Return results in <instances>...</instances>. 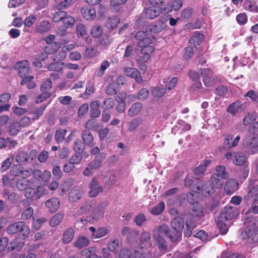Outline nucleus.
<instances>
[{
    "instance_id": "4be33fe9",
    "label": "nucleus",
    "mask_w": 258,
    "mask_h": 258,
    "mask_svg": "<svg viewBox=\"0 0 258 258\" xmlns=\"http://www.w3.org/2000/svg\"><path fill=\"white\" fill-rule=\"evenodd\" d=\"M83 194V190L81 187L78 186L74 187L71 190L69 199L72 202H76L79 200Z\"/></svg>"
},
{
    "instance_id": "5701e85b",
    "label": "nucleus",
    "mask_w": 258,
    "mask_h": 258,
    "mask_svg": "<svg viewBox=\"0 0 258 258\" xmlns=\"http://www.w3.org/2000/svg\"><path fill=\"white\" fill-rule=\"evenodd\" d=\"M83 17L87 20H92L96 17V10L92 7H83L81 10Z\"/></svg>"
},
{
    "instance_id": "9b49d317",
    "label": "nucleus",
    "mask_w": 258,
    "mask_h": 258,
    "mask_svg": "<svg viewBox=\"0 0 258 258\" xmlns=\"http://www.w3.org/2000/svg\"><path fill=\"white\" fill-rule=\"evenodd\" d=\"M153 234L154 238H163V236H167L169 239L170 235H173V232H171L169 227L165 224H162L155 227Z\"/></svg>"
},
{
    "instance_id": "cd10ccee",
    "label": "nucleus",
    "mask_w": 258,
    "mask_h": 258,
    "mask_svg": "<svg viewBox=\"0 0 258 258\" xmlns=\"http://www.w3.org/2000/svg\"><path fill=\"white\" fill-rule=\"evenodd\" d=\"M105 208L106 206L105 204H101L98 205L93 212L92 218L94 220H99L103 216Z\"/></svg>"
},
{
    "instance_id": "f3484780",
    "label": "nucleus",
    "mask_w": 258,
    "mask_h": 258,
    "mask_svg": "<svg viewBox=\"0 0 258 258\" xmlns=\"http://www.w3.org/2000/svg\"><path fill=\"white\" fill-rule=\"evenodd\" d=\"M124 78L123 77H119L116 79V82H113L110 83L106 88V93L108 95L115 94L119 87V83L123 84Z\"/></svg>"
},
{
    "instance_id": "a211bd4d",
    "label": "nucleus",
    "mask_w": 258,
    "mask_h": 258,
    "mask_svg": "<svg viewBox=\"0 0 258 258\" xmlns=\"http://www.w3.org/2000/svg\"><path fill=\"white\" fill-rule=\"evenodd\" d=\"M162 11L161 7L151 6L145 9L146 17L150 19H154L160 15Z\"/></svg>"
},
{
    "instance_id": "37998d69",
    "label": "nucleus",
    "mask_w": 258,
    "mask_h": 258,
    "mask_svg": "<svg viewBox=\"0 0 258 258\" xmlns=\"http://www.w3.org/2000/svg\"><path fill=\"white\" fill-rule=\"evenodd\" d=\"M213 175L221 179H226L228 177V173L226 171V168L224 165H219L216 168V173Z\"/></svg>"
},
{
    "instance_id": "58836bf2",
    "label": "nucleus",
    "mask_w": 258,
    "mask_h": 258,
    "mask_svg": "<svg viewBox=\"0 0 258 258\" xmlns=\"http://www.w3.org/2000/svg\"><path fill=\"white\" fill-rule=\"evenodd\" d=\"M167 25L165 21H159L155 25L151 26L149 28V31L151 33H158L164 30Z\"/></svg>"
},
{
    "instance_id": "e433bc0d",
    "label": "nucleus",
    "mask_w": 258,
    "mask_h": 258,
    "mask_svg": "<svg viewBox=\"0 0 258 258\" xmlns=\"http://www.w3.org/2000/svg\"><path fill=\"white\" fill-rule=\"evenodd\" d=\"M247 160L246 156L240 152L236 153L233 158V163L236 166L244 164Z\"/></svg>"
},
{
    "instance_id": "2f4dec72",
    "label": "nucleus",
    "mask_w": 258,
    "mask_h": 258,
    "mask_svg": "<svg viewBox=\"0 0 258 258\" xmlns=\"http://www.w3.org/2000/svg\"><path fill=\"white\" fill-rule=\"evenodd\" d=\"M74 235L75 232L74 229L72 227L68 228L63 232L62 242L64 244L70 243L73 239Z\"/></svg>"
},
{
    "instance_id": "dca6fc26",
    "label": "nucleus",
    "mask_w": 258,
    "mask_h": 258,
    "mask_svg": "<svg viewBox=\"0 0 258 258\" xmlns=\"http://www.w3.org/2000/svg\"><path fill=\"white\" fill-rule=\"evenodd\" d=\"M89 229L91 232V237L93 239L101 238L106 235L109 232L107 227H100L97 229L94 227H90Z\"/></svg>"
},
{
    "instance_id": "f704fd0d",
    "label": "nucleus",
    "mask_w": 258,
    "mask_h": 258,
    "mask_svg": "<svg viewBox=\"0 0 258 258\" xmlns=\"http://www.w3.org/2000/svg\"><path fill=\"white\" fill-rule=\"evenodd\" d=\"M99 103L98 101H94L90 104V115L91 117L97 118L100 115L99 109Z\"/></svg>"
},
{
    "instance_id": "79ce46f5",
    "label": "nucleus",
    "mask_w": 258,
    "mask_h": 258,
    "mask_svg": "<svg viewBox=\"0 0 258 258\" xmlns=\"http://www.w3.org/2000/svg\"><path fill=\"white\" fill-rule=\"evenodd\" d=\"M24 243L18 241L17 239H14L11 241L8 247L9 251H13L14 250H19L24 246Z\"/></svg>"
},
{
    "instance_id": "412c9836",
    "label": "nucleus",
    "mask_w": 258,
    "mask_h": 258,
    "mask_svg": "<svg viewBox=\"0 0 258 258\" xmlns=\"http://www.w3.org/2000/svg\"><path fill=\"white\" fill-rule=\"evenodd\" d=\"M45 206L48 209L49 212L54 213L60 206L59 200L56 198H51L45 202Z\"/></svg>"
},
{
    "instance_id": "c03bdc74",
    "label": "nucleus",
    "mask_w": 258,
    "mask_h": 258,
    "mask_svg": "<svg viewBox=\"0 0 258 258\" xmlns=\"http://www.w3.org/2000/svg\"><path fill=\"white\" fill-rule=\"evenodd\" d=\"M210 161L209 160H204L201 162L200 165L195 168L194 172L196 175H201L203 174L205 171L206 168L210 164Z\"/></svg>"
},
{
    "instance_id": "3c124183",
    "label": "nucleus",
    "mask_w": 258,
    "mask_h": 258,
    "mask_svg": "<svg viewBox=\"0 0 258 258\" xmlns=\"http://www.w3.org/2000/svg\"><path fill=\"white\" fill-rule=\"evenodd\" d=\"M121 97H119L118 98H116L117 101L119 102L118 105L116 107V110L120 113L123 112L125 109V104L123 102L124 99L125 98L126 94L124 93L120 94Z\"/></svg>"
},
{
    "instance_id": "aec40b11",
    "label": "nucleus",
    "mask_w": 258,
    "mask_h": 258,
    "mask_svg": "<svg viewBox=\"0 0 258 258\" xmlns=\"http://www.w3.org/2000/svg\"><path fill=\"white\" fill-rule=\"evenodd\" d=\"M238 183L237 180L230 179L226 181L224 189L228 195H231L238 189Z\"/></svg>"
},
{
    "instance_id": "c756f323",
    "label": "nucleus",
    "mask_w": 258,
    "mask_h": 258,
    "mask_svg": "<svg viewBox=\"0 0 258 258\" xmlns=\"http://www.w3.org/2000/svg\"><path fill=\"white\" fill-rule=\"evenodd\" d=\"M19 76L24 78L30 72L29 62L28 61H25L19 63Z\"/></svg>"
},
{
    "instance_id": "f8f14e48",
    "label": "nucleus",
    "mask_w": 258,
    "mask_h": 258,
    "mask_svg": "<svg viewBox=\"0 0 258 258\" xmlns=\"http://www.w3.org/2000/svg\"><path fill=\"white\" fill-rule=\"evenodd\" d=\"M246 107L245 103H242L240 101L237 100L230 104L227 107V111L232 116H235L243 112Z\"/></svg>"
},
{
    "instance_id": "4468645a",
    "label": "nucleus",
    "mask_w": 258,
    "mask_h": 258,
    "mask_svg": "<svg viewBox=\"0 0 258 258\" xmlns=\"http://www.w3.org/2000/svg\"><path fill=\"white\" fill-rule=\"evenodd\" d=\"M89 194L91 197H96L99 193L102 192L103 190L102 186L99 184L95 177L92 178L91 182L89 184Z\"/></svg>"
},
{
    "instance_id": "423d86ee",
    "label": "nucleus",
    "mask_w": 258,
    "mask_h": 258,
    "mask_svg": "<svg viewBox=\"0 0 258 258\" xmlns=\"http://www.w3.org/2000/svg\"><path fill=\"white\" fill-rule=\"evenodd\" d=\"M242 144L251 154L258 153V136L246 135L243 140Z\"/></svg>"
},
{
    "instance_id": "0eeeda50",
    "label": "nucleus",
    "mask_w": 258,
    "mask_h": 258,
    "mask_svg": "<svg viewBox=\"0 0 258 258\" xmlns=\"http://www.w3.org/2000/svg\"><path fill=\"white\" fill-rule=\"evenodd\" d=\"M258 224V220H257ZM252 225H256L255 223H253ZM240 237L242 239H247V242L252 244L258 241V228L255 226L249 228L247 230L242 231L240 234Z\"/></svg>"
},
{
    "instance_id": "7c9ffc66",
    "label": "nucleus",
    "mask_w": 258,
    "mask_h": 258,
    "mask_svg": "<svg viewBox=\"0 0 258 258\" xmlns=\"http://www.w3.org/2000/svg\"><path fill=\"white\" fill-rule=\"evenodd\" d=\"M82 138L86 145L93 147L95 145L93 136L90 131L87 130L83 131L82 134Z\"/></svg>"
},
{
    "instance_id": "1a4fd4ad",
    "label": "nucleus",
    "mask_w": 258,
    "mask_h": 258,
    "mask_svg": "<svg viewBox=\"0 0 258 258\" xmlns=\"http://www.w3.org/2000/svg\"><path fill=\"white\" fill-rule=\"evenodd\" d=\"M119 258H151V255L148 251L140 253L139 250L135 249L133 253L130 249L123 248L119 251Z\"/></svg>"
},
{
    "instance_id": "774afa93",
    "label": "nucleus",
    "mask_w": 258,
    "mask_h": 258,
    "mask_svg": "<svg viewBox=\"0 0 258 258\" xmlns=\"http://www.w3.org/2000/svg\"><path fill=\"white\" fill-rule=\"evenodd\" d=\"M10 174L14 177L20 176L22 172V168L19 165H14L10 170Z\"/></svg>"
},
{
    "instance_id": "7ed1b4c3",
    "label": "nucleus",
    "mask_w": 258,
    "mask_h": 258,
    "mask_svg": "<svg viewBox=\"0 0 258 258\" xmlns=\"http://www.w3.org/2000/svg\"><path fill=\"white\" fill-rule=\"evenodd\" d=\"M212 183L210 182L202 185L201 191L205 197L210 196L215 192V188L220 189L222 188L223 181L222 179L216 175H213L211 177Z\"/></svg>"
},
{
    "instance_id": "a18cd8bd",
    "label": "nucleus",
    "mask_w": 258,
    "mask_h": 258,
    "mask_svg": "<svg viewBox=\"0 0 258 258\" xmlns=\"http://www.w3.org/2000/svg\"><path fill=\"white\" fill-rule=\"evenodd\" d=\"M14 158V155H11L2 162L0 168V171L1 172H6L10 168L12 165Z\"/></svg>"
},
{
    "instance_id": "ddd939ff",
    "label": "nucleus",
    "mask_w": 258,
    "mask_h": 258,
    "mask_svg": "<svg viewBox=\"0 0 258 258\" xmlns=\"http://www.w3.org/2000/svg\"><path fill=\"white\" fill-rule=\"evenodd\" d=\"M155 241L156 246L158 248L159 252L158 254H155L154 256H159L161 254L165 253L170 250V247L168 246L167 243L164 238H154Z\"/></svg>"
},
{
    "instance_id": "864d4df0",
    "label": "nucleus",
    "mask_w": 258,
    "mask_h": 258,
    "mask_svg": "<svg viewBox=\"0 0 258 258\" xmlns=\"http://www.w3.org/2000/svg\"><path fill=\"white\" fill-rule=\"evenodd\" d=\"M103 28L98 25L92 27L91 30V34L94 38H99L103 33Z\"/></svg>"
},
{
    "instance_id": "393cba45",
    "label": "nucleus",
    "mask_w": 258,
    "mask_h": 258,
    "mask_svg": "<svg viewBox=\"0 0 258 258\" xmlns=\"http://www.w3.org/2000/svg\"><path fill=\"white\" fill-rule=\"evenodd\" d=\"M233 139L232 135H228L226 137L224 142V146L225 148H232L238 145L240 140V136L238 135L233 140Z\"/></svg>"
},
{
    "instance_id": "2eb2a0df",
    "label": "nucleus",
    "mask_w": 258,
    "mask_h": 258,
    "mask_svg": "<svg viewBox=\"0 0 258 258\" xmlns=\"http://www.w3.org/2000/svg\"><path fill=\"white\" fill-rule=\"evenodd\" d=\"M124 71L126 76L134 78L137 83H141L143 82L140 72L136 68L126 67L124 68Z\"/></svg>"
},
{
    "instance_id": "39448f33",
    "label": "nucleus",
    "mask_w": 258,
    "mask_h": 258,
    "mask_svg": "<svg viewBox=\"0 0 258 258\" xmlns=\"http://www.w3.org/2000/svg\"><path fill=\"white\" fill-rule=\"evenodd\" d=\"M6 231L8 234H15L19 232L20 234L25 238L29 234L30 229L28 226L25 224L23 222L20 221L10 225Z\"/></svg>"
},
{
    "instance_id": "a19ab883",
    "label": "nucleus",
    "mask_w": 258,
    "mask_h": 258,
    "mask_svg": "<svg viewBox=\"0 0 258 258\" xmlns=\"http://www.w3.org/2000/svg\"><path fill=\"white\" fill-rule=\"evenodd\" d=\"M142 108V104L140 102H136L133 104L128 111V114L130 116L137 115Z\"/></svg>"
},
{
    "instance_id": "49530a36",
    "label": "nucleus",
    "mask_w": 258,
    "mask_h": 258,
    "mask_svg": "<svg viewBox=\"0 0 258 258\" xmlns=\"http://www.w3.org/2000/svg\"><path fill=\"white\" fill-rule=\"evenodd\" d=\"M33 76H26L24 77L22 80L21 85H27V87L28 89H33L36 87V83L33 81Z\"/></svg>"
},
{
    "instance_id": "052dcab7",
    "label": "nucleus",
    "mask_w": 258,
    "mask_h": 258,
    "mask_svg": "<svg viewBox=\"0 0 258 258\" xmlns=\"http://www.w3.org/2000/svg\"><path fill=\"white\" fill-rule=\"evenodd\" d=\"M34 214L33 209L29 207L25 209L22 213L21 218L22 220H28L30 219Z\"/></svg>"
},
{
    "instance_id": "b1692460",
    "label": "nucleus",
    "mask_w": 258,
    "mask_h": 258,
    "mask_svg": "<svg viewBox=\"0 0 258 258\" xmlns=\"http://www.w3.org/2000/svg\"><path fill=\"white\" fill-rule=\"evenodd\" d=\"M233 139L232 135H228L226 137L224 142V146L225 148H232L238 145L240 140V136L238 135L233 140Z\"/></svg>"
},
{
    "instance_id": "72a5a7b5",
    "label": "nucleus",
    "mask_w": 258,
    "mask_h": 258,
    "mask_svg": "<svg viewBox=\"0 0 258 258\" xmlns=\"http://www.w3.org/2000/svg\"><path fill=\"white\" fill-rule=\"evenodd\" d=\"M150 91L154 97L161 98L163 96L166 92V88L162 86H156L150 89Z\"/></svg>"
},
{
    "instance_id": "603ef678",
    "label": "nucleus",
    "mask_w": 258,
    "mask_h": 258,
    "mask_svg": "<svg viewBox=\"0 0 258 258\" xmlns=\"http://www.w3.org/2000/svg\"><path fill=\"white\" fill-rule=\"evenodd\" d=\"M186 228L184 232V235L186 237H188L191 235L192 230L196 227V225L194 223L192 219H188L186 220Z\"/></svg>"
},
{
    "instance_id": "680f3d73",
    "label": "nucleus",
    "mask_w": 258,
    "mask_h": 258,
    "mask_svg": "<svg viewBox=\"0 0 258 258\" xmlns=\"http://www.w3.org/2000/svg\"><path fill=\"white\" fill-rule=\"evenodd\" d=\"M4 192L5 195L8 197V200L11 203H16L19 198L18 195L16 192L10 193L8 190H5Z\"/></svg>"
},
{
    "instance_id": "c9c22d12",
    "label": "nucleus",
    "mask_w": 258,
    "mask_h": 258,
    "mask_svg": "<svg viewBox=\"0 0 258 258\" xmlns=\"http://www.w3.org/2000/svg\"><path fill=\"white\" fill-rule=\"evenodd\" d=\"M59 48L58 44H54V48L51 49L49 46H46L45 48V52L42 53L40 55L38 56V59L39 60H44L47 58L48 54L53 53Z\"/></svg>"
},
{
    "instance_id": "13d9d810",
    "label": "nucleus",
    "mask_w": 258,
    "mask_h": 258,
    "mask_svg": "<svg viewBox=\"0 0 258 258\" xmlns=\"http://www.w3.org/2000/svg\"><path fill=\"white\" fill-rule=\"evenodd\" d=\"M110 62L108 60H103L100 66L98 71L97 72V77H102L105 73V70L109 67Z\"/></svg>"
},
{
    "instance_id": "ea45409f",
    "label": "nucleus",
    "mask_w": 258,
    "mask_h": 258,
    "mask_svg": "<svg viewBox=\"0 0 258 258\" xmlns=\"http://www.w3.org/2000/svg\"><path fill=\"white\" fill-rule=\"evenodd\" d=\"M203 38L204 36L203 34L199 32L195 33L189 40V43L195 47H197L200 45Z\"/></svg>"
},
{
    "instance_id": "473e14b6",
    "label": "nucleus",
    "mask_w": 258,
    "mask_h": 258,
    "mask_svg": "<svg viewBox=\"0 0 258 258\" xmlns=\"http://www.w3.org/2000/svg\"><path fill=\"white\" fill-rule=\"evenodd\" d=\"M97 249L95 247H90L81 251V255L85 258H98Z\"/></svg>"
},
{
    "instance_id": "de8ad7c7",
    "label": "nucleus",
    "mask_w": 258,
    "mask_h": 258,
    "mask_svg": "<svg viewBox=\"0 0 258 258\" xmlns=\"http://www.w3.org/2000/svg\"><path fill=\"white\" fill-rule=\"evenodd\" d=\"M50 28L49 23L47 21H43L37 26L36 30L39 33H43L48 32Z\"/></svg>"
},
{
    "instance_id": "338daca9",
    "label": "nucleus",
    "mask_w": 258,
    "mask_h": 258,
    "mask_svg": "<svg viewBox=\"0 0 258 258\" xmlns=\"http://www.w3.org/2000/svg\"><path fill=\"white\" fill-rule=\"evenodd\" d=\"M149 96V91L146 88H143L140 90L137 95V98L141 101L147 100Z\"/></svg>"
},
{
    "instance_id": "6ab92c4d",
    "label": "nucleus",
    "mask_w": 258,
    "mask_h": 258,
    "mask_svg": "<svg viewBox=\"0 0 258 258\" xmlns=\"http://www.w3.org/2000/svg\"><path fill=\"white\" fill-rule=\"evenodd\" d=\"M244 200L247 203L255 204L258 201V185L250 188L245 196Z\"/></svg>"
},
{
    "instance_id": "20e7f679",
    "label": "nucleus",
    "mask_w": 258,
    "mask_h": 258,
    "mask_svg": "<svg viewBox=\"0 0 258 258\" xmlns=\"http://www.w3.org/2000/svg\"><path fill=\"white\" fill-rule=\"evenodd\" d=\"M171 226L174 231L173 235H170L169 239L172 242H178L181 239V231L184 228V219L180 217H175L171 222Z\"/></svg>"
},
{
    "instance_id": "5fc2aeb1",
    "label": "nucleus",
    "mask_w": 258,
    "mask_h": 258,
    "mask_svg": "<svg viewBox=\"0 0 258 258\" xmlns=\"http://www.w3.org/2000/svg\"><path fill=\"white\" fill-rule=\"evenodd\" d=\"M45 108V106L42 105L38 108H33L30 113L34 115L33 119L34 120L39 119V118L42 115Z\"/></svg>"
},
{
    "instance_id": "8fccbe9b",
    "label": "nucleus",
    "mask_w": 258,
    "mask_h": 258,
    "mask_svg": "<svg viewBox=\"0 0 258 258\" xmlns=\"http://www.w3.org/2000/svg\"><path fill=\"white\" fill-rule=\"evenodd\" d=\"M120 22V19L117 17H112L108 19L106 26L108 29H114Z\"/></svg>"
},
{
    "instance_id": "9d476101",
    "label": "nucleus",
    "mask_w": 258,
    "mask_h": 258,
    "mask_svg": "<svg viewBox=\"0 0 258 258\" xmlns=\"http://www.w3.org/2000/svg\"><path fill=\"white\" fill-rule=\"evenodd\" d=\"M102 166V161L99 156H96L95 159L88 163L87 166L83 172L85 176H91L95 170L98 169Z\"/></svg>"
},
{
    "instance_id": "bb28decb",
    "label": "nucleus",
    "mask_w": 258,
    "mask_h": 258,
    "mask_svg": "<svg viewBox=\"0 0 258 258\" xmlns=\"http://www.w3.org/2000/svg\"><path fill=\"white\" fill-rule=\"evenodd\" d=\"M15 160L20 165H26L29 161L28 154L24 151H19L16 156Z\"/></svg>"
},
{
    "instance_id": "09e8293b",
    "label": "nucleus",
    "mask_w": 258,
    "mask_h": 258,
    "mask_svg": "<svg viewBox=\"0 0 258 258\" xmlns=\"http://www.w3.org/2000/svg\"><path fill=\"white\" fill-rule=\"evenodd\" d=\"M165 204L163 202H160L157 206L153 207L150 211L153 215H159L163 213L165 209Z\"/></svg>"
},
{
    "instance_id": "bf43d9fd",
    "label": "nucleus",
    "mask_w": 258,
    "mask_h": 258,
    "mask_svg": "<svg viewBox=\"0 0 258 258\" xmlns=\"http://www.w3.org/2000/svg\"><path fill=\"white\" fill-rule=\"evenodd\" d=\"M67 133V131L66 129H59L56 131L55 135V139L57 143L62 142Z\"/></svg>"
},
{
    "instance_id": "4d7b16f0",
    "label": "nucleus",
    "mask_w": 258,
    "mask_h": 258,
    "mask_svg": "<svg viewBox=\"0 0 258 258\" xmlns=\"http://www.w3.org/2000/svg\"><path fill=\"white\" fill-rule=\"evenodd\" d=\"M141 123V120L137 118H134L129 121L128 124V130L130 132L135 131Z\"/></svg>"
},
{
    "instance_id": "c85d7f7f",
    "label": "nucleus",
    "mask_w": 258,
    "mask_h": 258,
    "mask_svg": "<svg viewBox=\"0 0 258 258\" xmlns=\"http://www.w3.org/2000/svg\"><path fill=\"white\" fill-rule=\"evenodd\" d=\"M89 243V240L88 237L84 235L79 236L74 242L75 247L81 249L87 246Z\"/></svg>"
},
{
    "instance_id": "f257e3e1",
    "label": "nucleus",
    "mask_w": 258,
    "mask_h": 258,
    "mask_svg": "<svg viewBox=\"0 0 258 258\" xmlns=\"http://www.w3.org/2000/svg\"><path fill=\"white\" fill-rule=\"evenodd\" d=\"M239 214V211L235 207L226 206L216 219L217 227L221 234H226L229 226L232 224L231 220Z\"/></svg>"
},
{
    "instance_id": "f03ea898",
    "label": "nucleus",
    "mask_w": 258,
    "mask_h": 258,
    "mask_svg": "<svg viewBox=\"0 0 258 258\" xmlns=\"http://www.w3.org/2000/svg\"><path fill=\"white\" fill-rule=\"evenodd\" d=\"M135 38L139 41L138 45L142 48L141 52L146 55L143 58L146 61L150 58L149 54L154 50V47L151 45L154 38L153 34L148 30L146 31H139L136 33Z\"/></svg>"
},
{
    "instance_id": "0e129e2a",
    "label": "nucleus",
    "mask_w": 258,
    "mask_h": 258,
    "mask_svg": "<svg viewBox=\"0 0 258 258\" xmlns=\"http://www.w3.org/2000/svg\"><path fill=\"white\" fill-rule=\"evenodd\" d=\"M52 85L51 81L49 79H47L41 84L40 90L41 92H50L52 88Z\"/></svg>"
},
{
    "instance_id": "69168bd1",
    "label": "nucleus",
    "mask_w": 258,
    "mask_h": 258,
    "mask_svg": "<svg viewBox=\"0 0 258 258\" xmlns=\"http://www.w3.org/2000/svg\"><path fill=\"white\" fill-rule=\"evenodd\" d=\"M73 183V178L67 179L60 186L61 194L63 195L69 189Z\"/></svg>"
},
{
    "instance_id": "6e6552de",
    "label": "nucleus",
    "mask_w": 258,
    "mask_h": 258,
    "mask_svg": "<svg viewBox=\"0 0 258 258\" xmlns=\"http://www.w3.org/2000/svg\"><path fill=\"white\" fill-rule=\"evenodd\" d=\"M140 247L136 249L139 250L140 253L148 251L151 255L152 242L150 233L148 231L143 232L140 236Z\"/></svg>"
},
{
    "instance_id": "6e6d98bb",
    "label": "nucleus",
    "mask_w": 258,
    "mask_h": 258,
    "mask_svg": "<svg viewBox=\"0 0 258 258\" xmlns=\"http://www.w3.org/2000/svg\"><path fill=\"white\" fill-rule=\"evenodd\" d=\"M62 21L63 27L65 28H68L74 24L75 19L73 17L68 15L66 13V16H65Z\"/></svg>"
},
{
    "instance_id": "e2e57ef3",
    "label": "nucleus",
    "mask_w": 258,
    "mask_h": 258,
    "mask_svg": "<svg viewBox=\"0 0 258 258\" xmlns=\"http://www.w3.org/2000/svg\"><path fill=\"white\" fill-rule=\"evenodd\" d=\"M147 220L145 215L143 213H140L137 215L135 219L134 222L138 226H141Z\"/></svg>"
},
{
    "instance_id": "a878e982",
    "label": "nucleus",
    "mask_w": 258,
    "mask_h": 258,
    "mask_svg": "<svg viewBox=\"0 0 258 258\" xmlns=\"http://www.w3.org/2000/svg\"><path fill=\"white\" fill-rule=\"evenodd\" d=\"M30 186H34V183L31 180L26 178L19 179L16 183V187L20 191L25 190Z\"/></svg>"
},
{
    "instance_id": "4c0bfd02",
    "label": "nucleus",
    "mask_w": 258,
    "mask_h": 258,
    "mask_svg": "<svg viewBox=\"0 0 258 258\" xmlns=\"http://www.w3.org/2000/svg\"><path fill=\"white\" fill-rule=\"evenodd\" d=\"M64 218V214L61 213H57L55 214L49 221V224L51 227H54L58 226Z\"/></svg>"
}]
</instances>
